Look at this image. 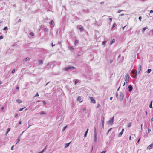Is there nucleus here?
I'll return each instance as SVG.
<instances>
[{
    "label": "nucleus",
    "instance_id": "34",
    "mask_svg": "<svg viewBox=\"0 0 153 153\" xmlns=\"http://www.w3.org/2000/svg\"><path fill=\"white\" fill-rule=\"evenodd\" d=\"M141 18H142L141 16H139V20L140 21H141Z\"/></svg>",
    "mask_w": 153,
    "mask_h": 153
},
{
    "label": "nucleus",
    "instance_id": "58",
    "mask_svg": "<svg viewBox=\"0 0 153 153\" xmlns=\"http://www.w3.org/2000/svg\"><path fill=\"white\" fill-rule=\"evenodd\" d=\"M141 129L142 130V124L141 125Z\"/></svg>",
    "mask_w": 153,
    "mask_h": 153
},
{
    "label": "nucleus",
    "instance_id": "46",
    "mask_svg": "<svg viewBox=\"0 0 153 153\" xmlns=\"http://www.w3.org/2000/svg\"><path fill=\"white\" fill-rule=\"evenodd\" d=\"M150 13H153V11L152 10H151L150 11Z\"/></svg>",
    "mask_w": 153,
    "mask_h": 153
},
{
    "label": "nucleus",
    "instance_id": "49",
    "mask_svg": "<svg viewBox=\"0 0 153 153\" xmlns=\"http://www.w3.org/2000/svg\"><path fill=\"white\" fill-rule=\"evenodd\" d=\"M47 146H46V147L43 149V150L45 151L46 149V147H47Z\"/></svg>",
    "mask_w": 153,
    "mask_h": 153
},
{
    "label": "nucleus",
    "instance_id": "31",
    "mask_svg": "<svg viewBox=\"0 0 153 153\" xmlns=\"http://www.w3.org/2000/svg\"><path fill=\"white\" fill-rule=\"evenodd\" d=\"M67 126H65V127L63 129V131L65 130L67 128Z\"/></svg>",
    "mask_w": 153,
    "mask_h": 153
},
{
    "label": "nucleus",
    "instance_id": "59",
    "mask_svg": "<svg viewBox=\"0 0 153 153\" xmlns=\"http://www.w3.org/2000/svg\"><path fill=\"white\" fill-rule=\"evenodd\" d=\"M126 26H125L124 27H123V30L124 28L126 27Z\"/></svg>",
    "mask_w": 153,
    "mask_h": 153
},
{
    "label": "nucleus",
    "instance_id": "62",
    "mask_svg": "<svg viewBox=\"0 0 153 153\" xmlns=\"http://www.w3.org/2000/svg\"><path fill=\"white\" fill-rule=\"evenodd\" d=\"M131 136H130V137H129V140H131Z\"/></svg>",
    "mask_w": 153,
    "mask_h": 153
},
{
    "label": "nucleus",
    "instance_id": "5",
    "mask_svg": "<svg viewBox=\"0 0 153 153\" xmlns=\"http://www.w3.org/2000/svg\"><path fill=\"white\" fill-rule=\"evenodd\" d=\"M124 131V129L123 128L122 129V131L120 133L118 134V137H120L122 135Z\"/></svg>",
    "mask_w": 153,
    "mask_h": 153
},
{
    "label": "nucleus",
    "instance_id": "3",
    "mask_svg": "<svg viewBox=\"0 0 153 153\" xmlns=\"http://www.w3.org/2000/svg\"><path fill=\"white\" fill-rule=\"evenodd\" d=\"M153 147V143L149 146L147 148V149L149 150L151 149Z\"/></svg>",
    "mask_w": 153,
    "mask_h": 153
},
{
    "label": "nucleus",
    "instance_id": "18",
    "mask_svg": "<svg viewBox=\"0 0 153 153\" xmlns=\"http://www.w3.org/2000/svg\"><path fill=\"white\" fill-rule=\"evenodd\" d=\"M115 42V39H113V40L111 41V42L110 43V44L111 45L112 43H113Z\"/></svg>",
    "mask_w": 153,
    "mask_h": 153
},
{
    "label": "nucleus",
    "instance_id": "7",
    "mask_svg": "<svg viewBox=\"0 0 153 153\" xmlns=\"http://www.w3.org/2000/svg\"><path fill=\"white\" fill-rule=\"evenodd\" d=\"M128 88L129 89V91L130 92L133 89V87L131 85H129L128 87Z\"/></svg>",
    "mask_w": 153,
    "mask_h": 153
},
{
    "label": "nucleus",
    "instance_id": "20",
    "mask_svg": "<svg viewBox=\"0 0 153 153\" xmlns=\"http://www.w3.org/2000/svg\"><path fill=\"white\" fill-rule=\"evenodd\" d=\"M151 71V69H149L147 70V73H150V72Z\"/></svg>",
    "mask_w": 153,
    "mask_h": 153
},
{
    "label": "nucleus",
    "instance_id": "30",
    "mask_svg": "<svg viewBox=\"0 0 153 153\" xmlns=\"http://www.w3.org/2000/svg\"><path fill=\"white\" fill-rule=\"evenodd\" d=\"M20 141V140L19 139H17V142L16 143V144H17Z\"/></svg>",
    "mask_w": 153,
    "mask_h": 153
},
{
    "label": "nucleus",
    "instance_id": "24",
    "mask_svg": "<svg viewBox=\"0 0 153 153\" xmlns=\"http://www.w3.org/2000/svg\"><path fill=\"white\" fill-rule=\"evenodd\" d=\"M4 30H8V28L7 27H4Z\"/></svg>",
    "mask_w": 153,
    "mask_h": 153
},
{
    "label": "nucleus",
    "instance_id": "60",
    "mask_svg": "<svg viewBox=\"0 0 153 153\" xmlns=\"http://www.w3.org/2000/svg\"><path fill=\"white\" fill-rule=\"evenodd\" d=\"M21 121H20L19 122V124H21Z\"/></svg>",
    "mask_w": 153,
    "mask_h": 153
},
{
    "label": "nucleus",
    "instance_id": "10",
    "mask_svg": "<svg viewBox=\"0 0 153 153\" xmlns=\"http://www.w3.org/2000/svg\"><path fill=\"white\" fill-rule=\"evenodd\" d=\"M129 76L128 74H127L126 76L125 79H129Z\"/></svg>",
    "mask_w": 153,
    "mask_h": 153
},
{
    "label": "nucleus",
    "instance_id": "22",
    "mask_svg": "<svg viewBox=\"0 0 153 153\" xmlns=\"http://www.w3.org/2000/svg\"><path fill=\"white\" fill-rule=\"evenodd\" d=\"M46 114V113H45L44 111H42L40 113V114Z\"/></svg>",
    "mask_w": 153,
    "mask_h": 153
},
{
    "label": "nucleus",
    "instance_id": "61",
    "mask_svg": "<svg viewBox=\"0 0 153 153\" xmlns=\"http://www.w3.org/2000/svg\"><path fill=\"white\" fill-rule=\"evenodd\" d=\"M2 83V81H0V85Z\"/></svg>",
    "mask_w": 153,
    "mask_h": 153
},
{
    "label": "nucleus",
    "instance_id": "16",
    "mask_svg": "<svg viewBox=\"0 0 153 153\" xmlns=\"http://www.w3.org/2000/svg\"><path fill=\"white\" fill-rule=\"evenodd\" d=\"M39 64H42L43 63V60H39Z\"/></svg>",
    "mask_w": 153,
    "mask_h": 153
},
{
    "label": "nucleus",
    "instance_id": "2",
    "mask_svg": "<svg viewBox=\"0 0 153 153\" xmlns=\"http://www.w3.org/2000/svg\"><path fill=\"white\" fill-rule=\"evenodd\" d=\"M90 100H91V102L93 103H95L96 102L95 100L94 99V98L92 97H90L89 98Z\"/></svg>",
    "mask_w": 153,
    "mask_h": 153
},
{
    "label": "nucleus",
    "instance_id": "64",
    "mask_svg": "<svg viewBox=\"0 0 153 153\" xmlns=\"http://www.w3.org/2000/svg\"><path fill=\"white\" fill-rule=\"evenodd\" d=\"M111 130V129H109L108 130V132H109Z\"/></svg>",
    "mask_w": 153,
    "mask_h": 153
},
{
    "label": "nucleus",
    "instance_id": "38",
    "mask_svg": "<svg viewBox=\"0 0 153 153\" xmlns=\"http://www.w3.org/2000/svg\"><path fill=\"white\" fill-rule=\"evenodd\" d=\"M38 96H39V94L38 93H37L36 94V95L35 96V97H38Z\"/></svg>",
    "mask_w": 153,
    "mask_h": 153
},
{
    "label": "nucleus",
    "instance_id": "47",
    "mask_svg": "<svg viewBox=\"0 0 153 153\" xmlns=\"http://www.w3.org/2000/svg\"><path fill=\"white\" fill-rule=\"evenodd\" d=\"M87 135V134H86V133H85V134H84V137H86Z\"/></svg>",
    "mask_w": 153,
    "mask_h": 153
},
{
    "label": "nucleus",
    "instance_id": "40",
    "mask_svg": "<svg viewBox=\"0 0 153 153\" xmlns=\"http://www.w3.org/2000/svg\"><path fill=\"white\" fill-rule=\"evenodd\" d=\"M106 43V41H104L103 42V45H105V44Z\"/></svg>",
    "mask_w": 153,
    "mask_h": 153
},
{
    "label": "nucleus",
    "instance_id": "12",
    "mask_svg": "<svg viewBox=\"0 0 153 153\" xmlns=\"http://www.w3.org/2000/svg\"><path fill=\"white\" fill-rule=\"evenodd\" d=\"M148 28V27H145L143 28L142 31L143 32H144Z\"/></svg>",
    "mask_w": 153,
    "mask_h": 153
},
{
    "label": "nucleus",
    "instance_id": "37",
    "mask_svg": "<svg viewBox=\"0 0 153 153\" xmlns=\"http://www.w3.org/2000/svg\"><path fill=\"white\" fill-rule=\"evenodd\" d=\"M3 38V37L2 36H0V39H2Z\"/></svg>",
    "mask_w": 153,
    "mask_h": 153
},
{
    "label": "nucleus",
    "instance_id": "15",
    "mask_svg": "<svg viewBox=\"0 0 153 153\" xmlns=\"http://www.w3.org/2000/svg\"><path fill=\"white\" fill-rule=\"evenodd\" d=\"M152 101L151 102V103H150V104L149 105V108H152Z\"/></svg>",
    "mask_w": 153,
    "mask_h": 153
},
{
    "label": "nucleus",
    "instance_id": "45",
    "mask_svg": "<svg viewBox=\"0 0 153 153\" xmlns=\"http://www.w3.org/2000/svg\"><path fill=\"white\" fill-rule=\"evenodd\" d=\"M18 116V114H16L15 115V117H17Z\"/></svg>",
    "mask_w": 153,
    "mask_h": 153
},
{
    "label": "nucleus",
    "instance_id": "52",
    "mask_svg": "<svg viewBox=\"0 0 153 153\" xmlns=\"http://www.w3.org/2000/svg\"><path fill=\"white\" fill-rule=\"evenodd\" d=\"M109 20L111 22L112 21V18H109Z\"/></svg>",
    "mask_w": 153,
    "mask_h": 153
},
{
    "label": "nucleus",
    "instance_id": "50",
    "mask_svg": "<svg viewBox=\"0 0 153 153\" xmlns=\"http://www.w3.org/2000/svg\"><path fill=\"white\" fill-rule=\"evenodd\" d=\"M88 129L85 133H86V134H87L88 132Z\"/></svg>",
    "mask_w": 153,
    "mask_h": 153
},
{
    "label": "nucleus",
    "instance_id": "51",
    "mask_svg": "<svg viewBox=\"0 0 153 153\" xmlns=\"http://www.w3.org/2000/svg\"><path fill=\"white\" fill-rule=\"evenodd\" d=\"M112 98H113V97H110V99L111 100L112 99Z\"/></svg>",
    "mask_w": 153,
    "mask_h": 153
},
{
    "label": "nucleus",
    "instance_id": "13",
    "mask_svg": "<svg viewBox=\"0 0 153 153\" xmlns=\"http://www.w3.org/2000/svg\"><path fill=\"white\" fill-rule=\"evenodd\" d=\"M71 142H70L68 143H67L65 145V147L66 148H67V147H68L69 145V144H70V143H71Z\"/></svg>",
    "mask_w": 153,
    "mask_h": 153
},
{
    "label": "nucleus",
    "instance_id": "54",
    "mask_svg": "<svg viewBox=\"0 0 153 153\" xmlns=\"http://www.w3.org/2000/svg\"><path fill=\"white\" fill-rule=\"evenodd\" d=\"M122 11V10H119L118 11V13H120V12L121 11Z\"/></svg>",
    "mask_w": 153,
    "mask_h": 153
},
{
    "label": "nucleus",
    "instance_id": "36",
    "mask_svg": "<svg viewBox=\"0 0 153 153\" xmlns=\"http://www.w3.org/2000/svg\"><path fill=\"white\" fill-rule=\"evenodd\" d=\"M15 72V69H13L12 70V73H14Z\"/></svg>",
    "mask_w": 153,
    "mask_h": 153
},
{
    "label": "nucleus",
    "instance_id": "48",
    "mask_svg": "<svg viewBox=\"0 0 153 153\" xmlns=\"http://www.w3.org/2000/svg\"><path fill=\"white\" fill-rule=\"evenodd\" d=\"M43 103L44 104V105H45L46 103V102L45 101H43Z\"/></svg>",
    "mask_w": 153,
    "mask_h": 153
},
{
    "label": "nucleus",
    "instance_id": "9",
    "mask_svg": "<svg viewBox=\"0 0 153 153\" xmlns=\"http://www.w3.org/2000/svg\"><path fill=\"white\" fill-rule=\"evenodd\" d=\"M81 100V97L79 96L77 98V100L78 101H79L80 102H81L83 101V100Z\"/></svg>",
    "mask_w": 153,
    "mask_h": 153
},
{
    "label": "nucleus",
    "instance_id": "23",
    "mask_svg": "<svg viewBox=\"0 0 153 153\" xmlns=\"http://www.w3.org/2000/svg\"><path fill=\"white\" fill-rule=\"evenodd\" d=\"M30 35L31 36H34V33H30Z\"/></svg>",
    "mask_w": 153,
    "mask_h": 153
},
{
    "label": "nucleus",
    "instance_id": "6",
    "mask_svg": "<svg viewBox=\"0 0 153 153\" xmlns=\"http://www.w3.org/2000/svg\"><path fill=\"white\" fill-rule=\"evenodd\" d=\"M132 73L133 74H135V76H134V78L136 77L137 76V71L136 70H133L132 71Z\"/></svg>",
    "mask_w": 153,
    "mask_h": 153
},
{
    "label": "nucleus",
    "instance_id": "27",
    "mask_svg": "<svg viewBox=\"0 0 153 153\" xmlns=\"http://www.w3.org/2000/svg\"><path fill=\"white\" fill-rule=\"evenodd\" d=\"M115 26H116L115 24L114 23L113 25V26L112 27V28H114L115 27Z\"/></svg>",
    "mask_w": 153,
    "mask_h": 153
},
{
    "label": "nucleus",
    "instance_id": "19",
    "mask_svg": "<svg viewBox=\"0 0 153 153\" xmlns=\"http://www.w3.org/2000/svg\"><path fill=\"white\" fill-rule=\"evenodd\" d=\"M10 128H9L8 129L7 131L6 132V135H7V133L9 132L10 131Z\"/></svg>",
    "mask_w": 153,
    "mask_h": 153
},
{
    "label": "nucleus",
    "instance_id": "63",
    "mask_svg": "<svg viewBox=\"0 0 153 153\" xmlns=\"http://www.w3.org/2000/svg\"><path fill=\"white\" fill-rule=\"evenodd\" d=\"M16 88L17 89H19V87H16Z\"/></svg>",
    "mask_w": 153,
    "mask_h": 153
},
{
    "label": "nucleus",
    "instance_id": "14",
    "mask_svg": "<svg viewBox=\"0 0 153 153\" xmlns=\"http://www.w3.org/2000/svg\"><path fill=\"white\" fill-rule=\"evenodd\" d=\"M16 101L19 103H22V101L20 100H16Z\"/></svg>",
    "mask_w": 153,
    "mask_h": 153
},
{
    "label": "nucleus",
    "instance_id": "43",
    "mask_svg": "<svg viewBox=\"0 0 153 153\" xmlns=\"http://www.w3.org/2000/svg\"><path fill=\"white\" fill-rule=\"evenodd\" d=\"M151 131V129H148V132L149 133Z\"/></svg>",
    "mask_w": 153,
    "mask_h": 153
},
{
    "label": "nucleus",
    "instance_id": "25",
    "mask_svg": "<svg viewBox=\"0 0 153 153\" xmlns=\"http://www.w3.org/2000/svg\"><path fill=\"white\" fill-rule=\"evenodd\" d=\"M78 43V41L77 40H76L75 41V45L77 44Z\"/></svg>",
    "mask_w": 153,
    "mask_h": 153
},
{
    "label": "nucleus",
    "instance_id": "44",
    "mask_svg": "<svg viewBox=\"0 0 153 153\" xmlns=\"http://www.w3.org/2000/svg\"><path fill=\"white\" fill-rule=\"evenodd\" d=\"M44 151H44L43 150H42L41 152H40V153H43Z\"/></svg>",
    "mask_w": 153,
    "mask_h": 153
},
{
    "label": "nucleus",
    "instance_id": "56",
    "mask_svg": "<svg viewBox=\"0 0 153 153\" xmlns=\"http://www.w3.org/2000/svg\"><path fill=\"white\" fill-rule=\"evenodd\" d=\"M140 138H139V140H138V141H137V142H138H138H139V141H140Z\"/></svg>",
    "mask_w": 153,
    "mask_h": 153
},
{
    "label": "nucleus",
    "instance_id": "41",
    "mask_svg": "<svg viewBox=\"0 0 153 153\" xmlns=\"http://www.w3.org/2000/svg\"><path fill=\"white\" fill-rule=\"evenodd\" d=\"M14 146V145H13V146H12L11 147V150H13V148Z\"/></svg>",
    "mask_w": 153,
    "mask_h": 153
},
{
    "label": "nucleus",
    "instance_id": "53",
    "mask_svg": "<svg viewBox=\"0 0 153 153\" xmlns=\"http://www.w3.org/2000/svg\"><path fill=\"white\" fill-rule=\"evenodd\" d=\"M100 104H98L97 105V108H98L99 107H100Z\"/></svg>",
    "mask_w": 153,
    "mask_h": 153
},
{
    "label": "nucleus",
    "instance_id": "17",
    "mask_svg": "<svg viewBox=\"0 0 153 153\" xmlns=\"http://www.w3.org/2000/svg\"><path fill=\"white\" fill-rule=\"evenodd\" d=\"M131 124H132V123H130L127 126V127H130L131 125Z\"/></svg>",
    "mask_w": 153,
    "mask_h": 153
},
{
    "label": "nucleus",
    "instance_id": "28",
    "mask_svg": "<svg viewBox=\"0 0 153 153\" xmlns=\"http://www.w3.org/2000/svg\"><path fill=\"white\" fill-rule=\"evenodd\" d=\"M54 22L53 21H51L50 22V24L51 25H52L53 24Z\"/></svg>",
    "mask_w": 153,
    "mask_h": 153
},
{
    "label": "nucleus",
    "instance_id": "32",
    "mask_svg": "<svg viewBox=\"0 0 153 153\" xmlns=\"http://www.w3.org/2000/svg\"><path fill=\"white\" fill-rule=\"evenodd\" d=\"M125 81L127 83H128L129 82L128 79H125Z\"/></svg>",
    "mask_w": 153,
    "mask_h": 153
},
{
    "label": "nucleus",
    "instance_id": "35",
    "mask_svg": "<svg viewBox=\"0 0 153 153\" xmlns=\"http://www.w3.org/2000/svg\"><path fill=\"white\" fill-rule=\"evenodd\" d=\"M78 82V80H76L75 82V84H76Z\"/></svg>",
    "mask_w": 153,
    "mask_h": 153
},
{
    "label": "nucleus",
    "instance_id": "8",
    "mask_svg": "<svg viewBox=\"0 0 153 153\" xmlns=\"http://www.w3.org/2000/svg\"><path fill=\"white\" fill-rule=\"evenodd\" d=\"M141 69V66L140 64H139L138 65V71L139 72H140Z\"/></svg>",
    "mask_w": 153,
    "mask_h": 153
},
{
    "label": "nucleus",
    "instance_id": "29",
    "mask_svg": "<svg viewBox=\"0 0 153 153\" xmlns=\"http://www.w3.org/2000/svg\"><path fill=\"white\" fill-rule=\"evenodd\" d=\"M69 49L70 50H72V49H74V48H73V47H70L69 48Z\"/></svg>",
    "mask_w": 153,
    "mask_h": 153
},
{
    "label": "nucleus",
    "instance_id": "42",
    "mask_svg": "<svg viewBox=\"0 0 153 153\" xmlns=\"http://www.w3.org/2000/svg\"><path fill=\"white\" fill-rule=\"evenodd\" d=\"M24 108H20V109H19V111H22V110H23V109H24Z\"/></svg>",
    "mask_w": 153,
    "mask_h": 153
},
{
    "label": "nucleus",
    "instance_id": "21",
    "mask_svg": "<svg viewBox=\"0 0 153 153\" xmlns=\"http://www.w3.org/2000/svg\"><path fill=\"white\" fill-rule=\"evenodd\" d=\"M30 59V58H29L27 57V58H26V59H25L24 60L25 61H27L28 60H29Z\"/></svg>",
    "mask_w": 153,
    "mask_h": 153
},
{
    "label": "nucleus",
    "instance_id": "55",
    "mask_svg": "<svg viewBox=\"0 0 153 153\" xmlns=\"http://www.w3.org/2000/svg\"><path fill=\"white\" fill-rule=\"evenodd\" d=\"M4 109V107H2L1 108V109L2 110H3Z\"/></svg>",
    "mask_w": 153,
    "mask_h": 153
},
{
    "label": "nucleus",
    "instance_id": "1",
    "mask_svg": "<svg viewBox=\"0 0 153 153\" xmlns=\"http://www.w3.org/2000/svg\"><path fill=\"white\" fill-rule=\"evenodd\" d=\"M114 117L113 116V117L111 118L110 120L108 122V124H111L112 125L113 124L114 121Z\"/></svg>",
    "mask_w": 153,
    "mask_h": 153
},
{
    "label": "nucleus",
    "instance_id": "11",
    "mask_svg": "<svg viewBox=\"0 0 153 153\" xmlns=\"http://www.w3.org/2000/svg\"><path fill=\"white\" fill-rule=\"evenodd\" d=\"M94 137H95V140H94V141L95 142H96L97 141V134L96 133H95L94 134Z\"/></svg>",
    "mask_w": 153,
    "mask_h": 153
},
{
    "label": "nucleus",
    "instance_id": "26",
    "mask_svg": "<svg viewBox=\"0 0 153 153\" xmlns=\"http://www.w3.org/2000/svg\"><path fill=\"white\" fill-rule=\"evenodd\" d=\"M79 29H80V30L81 31H82L83 30V29L82 27L79 28Z\"/></svg>",
    "mask_w": 153,
    "mask_h": 153
},
{
    "label": "nucleus",
    "instance_id": "39",
    "mask_svg": "<svg viewBox=\"0 0 153 153\" xmlns=\"http://www.w3.org/2000/svg\"><path fill=\"white\" fill-rule=\"evenodd\" d=\"M106 151H103L101 152L100 153H105L106 152Z\"/></svg>",
    "mask_w": 153,
    "mask_h": 153
},
{
    "label": "nucleus",
    "instance_id": "4",
    "mask_svg": "<svg viewBox=\"0 0 153 153\" xmlns=\"http://www.w3.org/2000/svg\"><path fill=\"white\" fill-rule=\"evenodd\" d=\"M75 68L73 66H70L65 68L64 69L65 70H67L69 69H74Z\"/></svg>",
    "mask_w": 153,
    "mask_h": 153
},
{
    "label": "nucleus",
    "instance_id": "33",
    "mask_svg": "<svg viewBox=\"0 0 153 153\" xmlns=\"http://www.w3.org/2000/svg\"><path fill=\"white\" fill-rule=\"evenodd\" d=\"M86 109V108L85 107L83 108L82 111H85Z\"/></svg>",
    "mask_w": 153,
    "mask_h": 153
},
{
    "label": "nucleus",
    "instance_id": "57",
    "mask_svg": "<svg viewBox=\"0 0 153 153\" xmlns=\"http://www.w3.org/2000/svg\"><path fill=\"white\" fill-rule=\"evenodd\" d=\"M151 120L152 121H153V118H151Z\"/></svg>",
    "mask_w": 153,
    "mask_h": 153
}]
</instances>
